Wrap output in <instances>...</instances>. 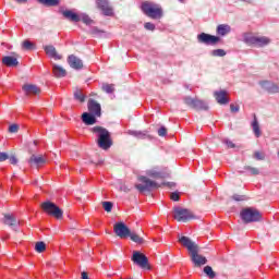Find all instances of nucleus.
I'll list each match as a JSON object with an SVG mask.
<instances>
[{"label":"nucleus","instance_id":"nucleus-15","mask_svg":"<svg viewBox=\"0 0 279 279\" xmlns=\"http://www.w3.org/2000/svg\"><path fill=\"white\" fill-rule=\"evenodd\" d=\"M259 86L271 95H276V93H279V86L271 81H260Z\"/></svg>","mask_w":279,"mask_h":279},{"label":"nucleus","instance_id":"nucleus-51","mask_svg":"<svg viewBox=\"0 0 279 279\" xmlns=\"http://www.w3.org/2000/svg\"><path fill=\"white\" fill-rule=\"evenodd\" d=\"M120 191H123V193H130L132 189H130L128 185H121Z\"/></svg>","mask_w":279,"mask_h":279},{"label":"nucleus","instance_id":"nucleus-50","mask_svg":"<svg viewBox=\"0 0 279 279\" xmlns=\"http://www.w3.org/2000/svg\"><path fill=\"white\" fill-rule=\"evenodd\" d=\"M9 161L11 165H17L19 159L16 158V156H11L9 157Z\"/></svg>","mask_w":279,"mask_h":279},{"label":"nucleus","instance_id":"nucleus-46","mask_svg":"<svg viewBox=\"0 0 279 279\" xmlns=\"http://www.w3.org/2000/svg\"><path fill=\"white\" fill-rule=\"evenodd\" d=\"M158 135H159V136H167V128L161 126V128L158 130Z\"/></svg>","mask_w":279,"mask_h":279},{"label":"nucleus","instance_id":"nucleus-24","mask_svg":"<svg viewBox=\"0 0 279 279\" xmlns=\"http://www.w3.org/2000/svg\"><path fill=\"white\" fill-rule=\"evenodd\" d=\"M62 15L64 16V19H68L69 21H72L73 23H80V21H81L80 15H77L76 13H74L71 10L62 11Z\"/></svg>","mask_w":279,"mask_h":279},{"label":"nucleus","instance_id":"nucleus-57","mask_svg":"<svg viewBox=\"0 0 279 279\" xmlns=\"http://www.w3.org/2000/svg\"><path fill=\"white\" fill-rule=\"evenodd\" d=\"M240 1H247V0H240Z\"/></svg>","mask_w":279,"mask_h":279},{"label":"nucleus","instance_id":"nucleus-7","mask_svg":"<svg viewBox=\"0 0 279 279\" xmlns=\"http://www.w3.org/2000/svg\"><path fill=\"white\" fill-rule=\"evenodd\" d=\"M40 207L44 213H47V215L54 217V219H62V216L64 215V211H62L60 207H58L54 203H51L50 201L41 203Z\"/></svg>","mask_w":279,"mask_h":279},{"label":"nucleus","instance_id":"nucleus-6","mask_svg":"<svg viewBox=\"0 0 279 279\" xmlns=\"http://www.w3.org/2000/svg\"><path fill=\"white\" fill-rule=\"evenodd\" d=\"M137 180H138V182H142V183L135 184V189H137V191L140 193L149 192L153 189H160V185L157 182L151 181L147 177L141 175V177H138Z\"/></svg>","mask_w":279,"mask_h":279},{"label":"nucleus","instance_id":"nucleus-29","mask_svg":"<svg viewBox=\"0 0 279 279\" xmlns=\"http://www.w3.org/2000/svg\"><path fill=\"white\" fill-rule=\"evenodd\" d=\"M41 5H47L48 8H56V5H60V0H37Z\"/></svg>","mask_w":279,"mask_h":279},{"label":"nucleus","instance_id":"nucleus-21","mask_svg":"<svg viewBox=\"0 0 279 279\" xmlns=\"http://www.w3.org/2000/svg\"><path fill=\"white\" fill-rule=\"evenodd\" d=\"M44 50L49 58H52L53 60H62V56L58 54L56 47L52 45L44 46Z\"/></svg>","mask_w":279,"mask_h":279},{"label":"nucleus","instance_id":"nucleus-42","mask_svg":"<svg viewBox=\"0 0 279 279\" xmlns=\"http://www.w3.org/2000/svg\"><path fill=\"white\" fill-rule=\"evenodd\" d=\"M253 158H255L256 160H265V154L260 151H255Z\"/></svg>","mask_w":279,"mask_h":279},{"label":"nucleus","instance_id":"nucleus-32","mask_svg":"<svg viewBox=\"0 0 279 279\" xmlns=\"http://www.w3.org/2000/svg\"><path fill=\"white\" fill-rule=\"evenodd\" d=\"M74 99H76V101H81V104H84L86 101V96L82 93L81 89H76L74 92Z\"/></svg>","mask_w":279,"mask_h":279},{"label":"nucleus","instance_id":"nucleus-35","mask_svg":"<svg viewBox=\"0 0 279 279\" xmlns=\"http://www.w3.org/2000/svg\"><path fill=\"white\" fill-rule=\"evenodd\" d=\"M204 274H206V276H208V278L210 279H214L217 276V274H215V270H213V267L210 266L204 267Z\"/></svg>","mask_w":279,"mask_h":279},{"label":"nucleus","instance_id":"nucleus-55","mask_svg":"<svg viewBox=\"0 0 279 279\" xmlns=\"http://www.w3.org/2000/svg\"><path fill=\"white\" fill-rule=\"evenodd\" d=\"M166 185V183H163ZM168 186H175V183H167Z\"/></svg>","mask_w":279,"mask_h":279},{"label":"nucleus","instance_id":"nucleus-26","mask_svg":"<svg viewBox=\"0 0 279 279\" xmlns=\"http://www.w3.org/2000/svg\"><path fill=\"white\" fill-rule=\"evenodd\" d=\"M52 73L54 77H66V70L58 64L52 65Z\"/></svg>","mask_w":279,"mask_h":279},{"label":"nucleus","instance_id":"nucleus-44","mask_svg":"<svg viewBox=\"0 0 279 279\" xmlns=\"http://www.w3.org/2000/svg\"><path fill=\"white\" fill-rule=\"evenodd\" d=\"M81 21H83L85 25H90V23H93V20H90L88 15H82Z\"/></svg>","mask_w":279,"mask_h":279},{"label":"nucleus","instance_id":"nucleus-12","mask_svg":"<svg viewBox=\"0 0 279 279\" xmlns=\"http://www.w3.org/2000/svg\"><path fill=\"white\" fill-rule=\"evenodd\" d=\"M113 232L114 234H117V236H119L120 239H128V236L130 235V228H128L124 222H117L113 226Z\"/></svg>","mask_w":279,"mask_h":279},{"label":"nucleus","instance_id":"nucleus-31","mask_svg":"<svg viewBox=\"0 0 279 279\" xmlns=\"http://www.w3.org/2000/svg\"><path fill=\"white\" fill-rule=\"evenodd\" d=\"M101 90H104V93H107L108 95H110V94L114 93V85L108 84V83H102Z\"/></svg>","mask_w":279,"mask_h":279},{"label":"nucleus","instance_id":"nucleus-43","mask_svg":"<svg viewBox=\"0 0 279 279\" xmlns=\"http://www.w3.org/2000/svg\"><path fill=\"white\" fill-rule=\"evenodd\" d=\"M170 198L172 199V202H180V193L178 192H172L170 194Z\"/></svg>","mask_w":279,"mask_h":279},{"label":"nucleus","instance_id":"nucleus-39","mask_svg":"<svg viewBox=\"0 0 279 279\" xmlns=\"http://www.w3.org/2000/svg\"><path fill=\"white\" fill-rule=\"evenodd\" d=\"M102 208H105L106 213L112 211V203L111 202H102Z\"/></svg>","mask_w":279,"mask_h":279},{"label":"nucleus","instance_id":"nucleus-36","mask_svg":"<svg viewBox=\"0 0 279 279\" xmlns=\"http://www.w3.org/2000/svg\"><path fill=\"white\" fill-rule=\"evenodd\" d=\"M35 250L36 252H38L39 254H43V252H45V250H47V245L45 244V242H37L35 244Z\"/></svg>","mask_w":279,"mask_h":279},{"label":"nucleus","instance_id":"nucleus-4","mask_svg":"<svg viewBox=\"0 0 279 279\" xmlns=\"http://www.w3.org/2000/svg\"><path fill=\"white\" fill-rule=\"evenodd\" d=\"M244 43L250 47H267L271 45V38L267 36H254L250 33L244 34Z\"/></svg>","mask_w":279,"mask_h":279},{"label":"nucleus","instance_id":"nucleus-16","mask_svg":"<svg viewBox=\"0 0 279 279\" xmlns=\"http://www.w3.org/2000/svg\"><path fill=\"white\" fill-rule=\"evenodd\" d=\"M87 108L90 114H94L95 117H101V105L95 99L88 100Z\"/></svg>","mask_w":279,"mask_h":279},{"label":"nucleus","instance_id":"nucleus-11","mask_svg":"<svg viewBox=\"0 0 279 279\" xmlns=\"http://www.w3.org/2000/svg\"><path fill=\"white\" fill-rule=\"evenodd\" d=\"M184 104L190 106V108H194L195 110H208V104L197 98L185 97Z\"/></svg>","mask_w":279,"mask_h":279},{"label":"nucleus","instance_id":"nucleus-56","mask_svg":"<svg viewBox=\"0 0 279 279\" xmlns=\"http://www.w3.org/2000/svg\"><path fill=\"white\" fill-rule=\"evenodd\" d=\"M180 1V3H184V0H179Z\"/></svg>","mask_w":279,"mask_h":279},{"label":"nucleus","instance_id":"nucleus-17","mask_svg":"<svg viewBox=\"0 0 279 279\" xmlns=\"http://www.w3.org/2000/svg\"><path fill=\"white\" fill-rule=\"evenodd\" d=\"M68 64L71 66V69H74L75 71L84 69V63L81 61L80 58L75 57L74 54L68 58Z\"/></svg>","mask_w":279,"mask_h":279},{"label":"nucleus","instance_id":"nucleus-33","mask_svg":"<svg viewBox=\"0 0 279 279\" xmlns=\"http://www.w3.org/2000/svg\"><path fill=\"white\" fill-rule=\"evenodd\" d=\"M23 49H26V51H32L36 49V45L29 40H24L22 44Z\"/></svg>","mask_w":279,"mask_h":279},{"label":"nucleus","instance_id":"nucleus-20","mask_svg":"<svg viewBox=\"0 0 279 279\" xmlns=\"http://www.w3.org/2000/svg\"><path fill=\"white\" fill-rule=\"evenodd\" d=\"M22 90L25 93V95H40V87L34 85V84H25L22 87Z\"/></svg>","mask_w":279,"mask_h":279},{"label":"nucleus","instance_id":"nucleus-18","mask_svg":"<svg viewBox=\"0 0 279 279\" xmlns=\"http://www.w3.org/2000/svg\"><path fill=\"white\" fill-rule=\"evenodd\" d=\"M2 64H5V66H19V56L13 53L12 56L3 57Z\"/></svg>","mask_w":279,"mask_h":279},{"label":"nucleus","instance_id":"nucleus-10","mask_svg":"<svg viewBox=\"0 0 279 279\" xmlns=\"http://www.w3.org/2000/svg\"><path fill=\"white\" fill-rule=\"evenodd\" d=\"M132 262L142 269H149V259L138 251L133 252Z\"/></svg>","mask_w":279,"mask_h":279},{"label":"nucleus","instance_id":"nucleus-47","mask_svg":"<svg viewBox=\"0 0 279 279\" xmlns=\"http://www.w3.org/2000/svg\"><path fill=\"white\" fill-rule=\"evenodd\" d=\"M9 158L10 156L7 153H0V162H5Z\"/></svg>","mask_w":279,"mask_h":279},{"label":"nucleus","instance_id":"nucleus-8","mask_svg":"<svg viewBox=\"0 0 279 279\" xmlns=\"http://www.w3.org/2000/svg\"><path fill=\"white\" fill-rule=\"evenodd\" d=\"M173 218L177 221L186 223V221H191V219H195L193 211L191 209L182 208V207H174L173 208Z\"/></svg>","mask_w":279,"mask_h":279},{"label":"nucleus","instance_id":"nucleus-38","mask_svg":"<svg viewBox=\"0 0 279 279\" xmlns=\"http://www.w3.org/2000/svg\"><path fill=\"white\" fill-rule=\"evenodd\" d=\"M146 175H149V178H157V179L165 178V175H162V173H160L156 170H148L146 172Z\"/></svg>","mask_w":279,"mask_h":279},{"label":"nucleus","instance_id":"nucleus-27","mask_svg":"<svg viewBox=\"0 0 279 279\" xmlns=\"http://www.w3.org/2000/svg\"><path fill=\"white\" fill-rule=\"evenodd\" d=\"M253 133L256 136V138H260V135L263 134L260 132V124L258 123V119L256 118V114H254L253 122H252Z\"/></svg>","mask_w":279,"mask_h":279},{"label":"nucleus","instance_id":"nucleus-53","mask_svg":"<svg viewBox=\"0 0 279 279\" xmlns=\"http://www.w3.org/2000/svg\"><path fill=\"white\" fill-rule=\"evenodd\" d=\"M82 279H88V274H86V272H82Z\"/></svg>","mask_w":279,"mask_h":279},{"label":"nucleus","instance_id":"nucleus-19","mask_svg":"<svg viewBox=\"0 0 279 279\" xmlns=\"http://www.w3.org/2000/svg\"><path fill=\"white\" fill-rule=\"evenodd\" d=\"M227 95L228 93L223 89L214 93V97L216 98V101L220 104V106H226V104H229L230 100H228Z\"/></svg>","mask_w":279,"mask_h":279},{"label":"nucleus","instance_id":"nucleus-48","mask_svg":"<svg viewBox=\"0 0 279 279\" xmlns=\"http://www.w3.org/2000/svg\"><path fill=\"white\" fill-rule=\"evenodd\" d=\"M230 110L231 112H239V110H241V107H239V105L235 106L234 104H231Z\"/></svg>","mask_w":279,"mask_h":279},{"label":"nucleus","instance_id":"nucleus-41","mask_svg":"<svg viewBox=\"0 0 279 279\" xmlns=\"http://www.w3.org/2000/svg\"><path fill=\"white\" fill-rule=\"evenodd\" d=\"M145 29H148V32H154L156 29V25L151 22H147L144 24Z\"/></svg>","mask_w":279,"mask_h":279},{"label":"nucleus","instance_id":"nucleus-30","mask_svg":"<svg viewBox=\"0 0 279 279\" xmlns=\"http://www.w3.org/2000/svg\"><path fill=\"white\" fill-rule=\"evenodd\" d=\"M129 236H130L131 241H133L134 243H137V245H143V243H145V239L141 238L136 233H132V231L130 232Z\"/></svg>","mask_w":279,"mask_h":279},{"label":"nucleus","instance_id":"nucleus-22","mask_svg":"<svg viewBox=\"0 0 279 279\" xmlns=\"http://www.w3.org/2000/svg\"><path fill=\"white\" fill-rule=\"evenodd\" d=\"M82 121L85 125H95V123H97V116L90 112H84L82 114Z\"/></svg>","mask_w":279,"mask_h":279},{"label":"nucleus","instance_id":"nucleus-1","mask_svg":"<svg viewBox=\"0 0 279 279\" xmlns=\"http://www.w3.org/2000/svg\"><path fill=\"white\" fill-rule=\"evenodd\" d=\"M179 242L190 252L191 260L195 267H202V265L208 263V259H206L204 255H199V245L193 242L190 238L181 236Z\"/></svg>","mask_w":279,"mask_h":279},{"label":"nucleus","instance_id":"nucleus-54","mask_svg":"<svg viewBox=\"0 0 279 279\" xmlns=\"http://www.w3.org/2000/svg\"><path fill=\"white\" fill-rule=\"evenodd\" d=\"M17 3H27V0H16Z\"/></svg>","mask_w":279,"mask_h":279},{"label":"nucleus","instance_id":"nucleus-13","mask_svg":"<svg viewBox=\"0 0 279 279\" xmlns=\"http://www.w3.org/2000/svg\"><path fill=\"white\" fill-rule=\"evenodd\" d=\"M96 5L98 10H101L105 16H112L114 12L112 11V7H110V2L108 0H96Z\"/></svg>","mask_w":279,"mask_h":279},{"label":"nucleus","instance_id":"nucleus-2","mask_svg":"<svg viewBox=\"0 0 279 279\" xmlns=\"http://www.w3.org/2000/svg\"><path fill=\"white\" fill-rule=\"evenodd\" d=\"M98 136V147L100 149H110L112 147V140L110 138V132L101 126H95L92 129Z\"/></svg>","mask_w":279,"mask_h":279},{"label":"nucleus","instance_id":"nucleus-25","mask_svg":"<svg viewBox=\"0 0 279 279\" xmlns=\"http://www.w3.org/2000/svg\"><path fill=\"white\" fill-rule=\"evenodd\" d=\"M45 162H47V160L43 156L32 155L31 158L28 159V163L31 166L36 165V167H40V165H45Z\"/></svg>","mask_w":279,"mask_h":279},{"label":"nucleus","instance_id":"nucleus-23","mask_svg":"<svg viewBox=\"0 0 279 279\" xmlns=\"http://www.w3.org/2000/svg\"><path fill=\"white\" fill-rule=\"evenodd\" d=\"M232 32V27L228 24H219L216 28V33L218 36H228Z\"/></svg>","mask_w":279,"mask_h":279},{"label":"nucleus","instance_id":"nucleus-40","mask_svg":"<svg viewBox=\"0 0 279 279\" xmlns=\"http://www.w3.org/2000/svg\"><path fill=\"white\" fill-rule=\"evenodd\" d=\"M232 199H234V202H245V199H247V196L234 194V195L232 196Z\"/></svg>","mask_w":279,"mask_h":279},{"label":"nucleus","instance_id":"nucleus-37","mask_svg":"<svg viewBox=\"0 0 279 279\" xmlns=\"http://www.w3.org/2000/svg\"><path fill=\"white\" fill-rule=\"evenodd\" d=\"M211 56H214V58H223L226 56V50L215 49L211 51Z\"/></svg>","mask_w":279,"mask_h":279},{"label":"nucleus","instance_id":"nucleus-5","mask_svg":"<svg viewBox=\"0 0 279 279\" xmlns=\"http://www.w3.org/2000/svg\"><path fill=\"white\" fill-rule=\"evenodd\" d=\"M240 215L244 223H254L263 219V215H260V211L254 208H245L241 211Z\"/></svg>","mask_w":279,"mask_h":279},{"label":"nucleus","instance_id":"nucleus-45","mask_svg":"<svg viewBox=\"0 0 279 279\" xmlns=\"http://www.w3.org/2000/svg\"><path fill=\"white\" fill-rule=\"evenodd\" d=\"M9 132L11 134H16V132H19V125L17 124H12L9 126Z\"/></svg>","mask_w":279,"mask_h":279},{"label":"nucleus","instance_id":"nucleus-34","mask_svg":"<svg viewBox=\"0 0 279 279\" xmlns=\"http://www.w3.org/2000/svg\"><path fill=\"white\" fill-rule=\"evenodd\" d=\"M244 171H248L250 175H258L260 173V170H258V168H254L252 166H245Z\"/></svg>","mask_w":279,"mask_h":279},{"label":"nucleus","instance_id":"nucleus-52","mask_svg":"<svg viewBox=\"0 0 279 279\" xmlns=\"http://www.w3.org/2000/svg\"><path fill=\"white\" fill-rule=\"evenodd\" d=\"M92 34H101V31H99V28H97V27H94L92 29Z\"/></svg>","mask_w":279,"mask_h":279},{"label":"nucleus","instance_id":"nucleus-9","mask_svg":"<svg viewBox=\"0 0 279 279\" xmlns=\"http://www.w3.org/2000/svg\"><path fill=\"white\" fill-rule=\"evenodd\" d=\"M197 41L201 45L215 46L218 45V43H221V37L207 33H201L197 35Z\"/></svg>","mask_w":279,"mask_h":279},{"label":"nucleus","instance_id":"nucleus-14","mask_svg":"<svg viewBox=\"0 0 279 279\" xmlns=\"http://www.w3.org/2000/svg\"><path fill=\"white\" fill-rule=\"evenodd\" d=\"M2 223L4 226H9V228H12V230H15V232H19V220H16V217L12 214H4V217L2 219Z\"/></svg>","mask_w":279,"mask_h":279},{"label":"nucleus","instance_id":"nucleus-49","mask_svg":"<svg viewBox=\"0 0 279 279\" xmlns=\"http://www.w3.org/2000/svg\"><path fill=\"white\" fill-rule=\"evenodd\" d=\"M227 147H229V149H234V147H236V145H234V143H232V141L226 140L225 141Z\"/></svg>","mask_w":279,"mask_h":279},{"label":"nucleus","instance_id":"nucleus-28","mask_svg":"<svg viewBox=\"0 0 279 279\" xmlns=\"http://www.w3.org/2000/svg\"><path fill=\"white\" fill-rule=\"evenodd\" d=\"M130 136H135V138H149L146 131H129Z\"/></svg>","mask_w":279,"mask_h":279},{"label":"nucleus","instance_id":"nucleus-3","mask_svg":"<svg viewBox=\"0 0 279 279\" xmlns=\"http://www.w3.org/2000/svg\"><path fill=\"white\" fill-rule=\"evenodd\" d=\"M141 10L149 19L159 20L162 16V7L154 2H143L141 5Z\"/></svg>","mask_w":279,"mask_h":279}]
</instances>
